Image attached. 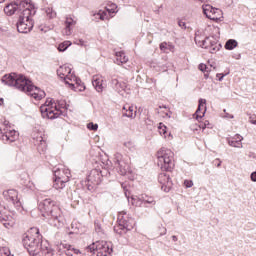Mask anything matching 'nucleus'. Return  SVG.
I'll use <instances>...</instances> for the list:
<instances>
[{"mask_svg": "<svg viewBox=\"0 0 256 256\" xmlns=\"http://www.w3.org/2000/svg\"><path fill=\"white\" fill-rule=\"evenodd\" d=\"M38 209L49 225L56 227V229L63 226V215L61 213V208L55 205V201L51 200V198L42 200L38 205Z\"/></svg>", "mask_w": 256, "mask_h": 256, "instance_id": "obj_4", "label": "nucleus"}, {"mask_svg": "<svg viewBox=\"0 0 256 256\" xmlns=\"http://www.w3.org/2000/svg\"><path fill=\"white\" fill-rule=\"evenodd\" d=\"M198 69L204 73L205 79H209V73H211V69H213V65H199Z\"/></svg>", "mask_w": 256, "mask_h": 256, "instance_id": "obj_25", "label": "nucleus"}, {"mask_svg": "<svg viewBox=\"0 0 256 256\" xmlns=\"http://www.w3.org/2000/svg\"><path fill=\"white\" fill-rule=\"evenodd\" d=\"M221 15H223L221 9L216 8L214 14L210 15V19L211 21H219V19H221Z\"/></svg>", "mask_w": 256, "mask_h": 256, "instance_id": "obj_31", "label": "nucleus"}, {"mask_svg": "<svg viewBox=\"0 0 256 256\" xmlns=\"http://www.w3.org/2000/svg\"><path fill=\"white\" fill-rule=\"evenodd\" d=\"M128 109H129V107H127V106L123 107V110L126 111V113H127Z\"/></svg>", "mask_w": 256, "mask_h": 256, "instance_id": "obj_51", "label": "nucleus"}, {"mask_svg": "<svg viewBox=\"0 0 256 256\" xmlns=\"http://www.w3.org/2000/svg\"><path fill=\"white\" fill-rule=\"evenodd\" d=\"M160 50L163 51V53H175V45H173L171 42H162L160 44Z\"/></svg>", "mask_w": 256, "mask_h": 256, "instance_id": "obj_23", "label": "nucleus"}, {"mask_svg": "<svg viewBox=\"0 0 256 256\" xmlns=\"http://www.w3.org/2000/svg\"><path fill=\"white\" fill-rule=\"evenodd\" d=\"M200 65H205L204 63H200Z\"/></svg>", "mask_w": 256, "mask_h": 256, "instance_id": "obj_60", "label": "nucleus"}, {"mask_svg": "<svg viewBox=\"0 0 256 256\" xmlns=\"http://www.w3.org/2000/svg\"><path fill=\"white\" fill-rule=\"evenodd\" d=\"M4 13L8 17L20 13L16 24L17 31L18 33H29L35 25L32 17L37 13V8H35V4L27 0H15L4 7Z\"/></svg>", "mask_w": 256, "mask_h": 256, "instance_id": "obj_1", "label": "nucleus"}, {"mask_svg": "<svg viewBox=\"0 0 256 256\" xmlns=\"http://www.w3.org/2000/svg\"><path fill=\"white\" fill-rule=\"evenodd\" d=\"M3 103V98L0 99V105Z\"/></svg>", "mask_w": 256, "mask_h": 256, "instance_id": "obj_55", "label": "nucleus"}, {"mask_svg": "<svg viewBox=\"0 0 256 256\" xmlns=\"http://www.w3.org/2000/svg\"><path fill=\"white\" fill-rule=\"evenodd\" d=\"M57 75L58 77H60V79H63L65 81L66 85H70V87H75V84L69 82V81H73V78H71L73 74H71V68H69V66L61 65L57 69Z\"/></svg>", "mask_w": 256, "mask_h": 256, "instance_id": "obj_13", "label": "nucleus"}, {"mask_svg": "<svg viewBox=\"0 0 256 256\" xmlns=\"http://www.w3.org/2000/svg\"><path fill=\"white\" fill-rule=\"evenodd\" d=\"M231 119H233V116H230Z\"/></svg>", "mask_w": 256, "mask_h": 256, "instance_id": "obj_62", "label": "nucleus"}, {"mask_svg": "<svg viewBox=\"0 0 256 256\" xmlns=\"http://www.w3.org/2000/svg\"><path fill=\"white\" fill-rule=\"evenodd\" d=\"M4 227H6V229H9V227H13V225H11V223L9 222H4Z\"/></svg>", "mask_w": 256, "mask_h": 256, "instance_id": "obj_48", "label": "nucleus"}, {"mask_svg": "<svg viewBox=\"0 0 256 256\" xmlns=\"http://www.w3.org/2000/svg\"><path fill=\"white\" fill-rule=\"evenodd\" d=\"M112 87L116 90V91H121V89H123L125 87V83H121L119 82V80L117 79H112Z\"/></svg>", "mask_w": 256, "mask_h": 256, "instance_id": "obj_29", "label": "nucleus"}, {"mask_svg": "<svg viewBox=\"0 0 256 256\" xmlns=\"http://www.w3.org/2000/svg\"><path fill=\"white\" fill-rule=\"evenodd\" d=\"M75 25H77V21L73 20V18L71 17H66L64 34L71 35V33H73V27H75Z\"/></svg>", "mask_w": 256, "mask_h": 256, "instance_id": "obj_19", "label": "nucleus"}, {"mask_svg": "<svg viewBox=\"0 0 256 256\" xmlns=\"http://www.w3.org/2000/svg\"><path fill=\"white\" fill-rule=\"evenodd\" d=\"M165 233H167V229L164 228V233H163V235H165Z\"/></svg>", "mask_w": 256, "mask_h": 256, "instance_id": "obj_56", "label": "nucleus"}, {"mask_svg": "<svg viewBox=\"0 0 256 256\" xmlns=\"http://www.w3.org/2000/svg\"><path fill=\"white\" fill-rule=\"evenodd\" d=\"M225 75H229V72L226 73H219L216 75V77H218V81H223V77H225Z\"/></svg>", "mask_w": 256, "mask_h": 256, "instance_id": "obj_42", "label": "nucleus"}, {"mask_svg": "<svg viewBox=\"0 0 256 256\" xmlns=\"http://www.w3.org/2000/svg\"><path fill=\"white\" fill-rule=\"evenodd\" d=\"M0 3H5V0H0Z\"/></svg>", "mask_w": 256, "mask_h": 256, "instance_id": "obj_57", "label": "nucleus"}, {"mask_svg": "<svg viewBox=\"0 0 256 256\" xmlns=\"http://www.w3.org/2000/svg\"><path fill=\"white\" fill-rule=\"evenodd\" d=\"M184 185H185V187H187V188L193 187V181L185 180V181H184Z\"/></svg>", "mask_w": 256, "mask_h": 256, "instance_id": "obj_43", "label": "nucleus"}, {"mask_svg": "<svg viewBox=\"0 0 256 256\" xmlns=\"http://www.w3.org/2000/svg\"><path fill=\"white\" fill-rule=\"evenodd\" d=\"M204 125H206V127H208L209 126V121H205Z\"/></svg>", "mask_w": 256, "mask_h": 256, "instance_id": "obj_53", "label": "nucleus"}, {"mask_svg": "<svg viewBox=\"0 0 256 256\" xmlns=\"http://www.w3.org/2000/svg\"><path fill=\"white\" fill-rule=\"evenodd\" d=\"M35 140V145H38L39 147H41L42 151H45V149H47V142H45V139H43V136H37L36 138H34Z\"/></svg>", "mask_w": 256, "mask_h": 256, "instance_id": "obj_26", "label": "nucleus"}, {"mask_svg": "<svg viewBox=\"0 0 256 256\" xmlns=\"http://www.w3.org/2000/svg\"><path fill=\"white\" fill-rule=\"evenodd\" d=\"M115 9H117V5L116 4H112L111 8H106V11L108 13H115Z\"/></svg>", "mask_w": 256, "mask_h": 256, "instance_id": "obj_40", "label": "nucleus"}, {"mask_svg": "<svg viewBox=\"0 0 256 256\" xmlns=\"http://www.w3.org/2000/svg\"><path fill=\"white\" fill-rule=\"evenodd\" d=\"M54 184L53 187L59 188V183H61L60 187H63V183H68L71 177V170L70 169H56L54 170Z\"/></svg>", "mask_w": 256, "mask_h": 256, "instance_id": "obj_12", "label": "nucleus"}, {"mask_svg": "<svg viewBox=\"0 0 256 256\" xmlns=\"http://www.w3.org/2000/svg\"><path fill=\"white\" fill-rule=\"evenodd\" d=\"M92 85L93 87H95L96 91L98 93H102L104 87H103V79L100 78L99 75H95L92 78Z\"/></svg>", "mask_w": 256, "mask_h": 256, "instance_id": "obj_21", "label": "nucleus"}, {"mask_svg": "<svg viewBox=\"0 0 256 256\" xmlns=\"http://www.w3.org/2000/svg\"><path fill=\"white\" fill-rule=\"evenodd\" d=\"M22 243L31 256H53L51 249L43 248L41 245V235H39V229L37 228H31L28 232L24 233Z\"/></svg>", "mask_w": 256, "mask_h": 256, "instance_id": "obj_3", "label": "nucleus"}, {"mask_svg": "<svg viewBox=\"0 0 256 256\" xmlns=\"http://www.w3.org/2000/svg\"><path fill=\"white\" fill-rule=\"evenodd\" d=\"M60 249H62L67 256H78L81 255V250L75 249L71 244L61 243Z\"/></svg>", "mask_w": 256, "mask_h": 256, "instance_id": "obj_17", "label": "nucleus"}, {"mask_svg": "<svg viewBox=\"0 0 256 256\" xmlns=\"http://www.w3.org/2000/svg\"><path fill=\"white\" fill-rule=\"evenodd\" d=\"M199 1H201V3H203L205 0H199Z\"/></svg>", "mask_w": 256, "mask_h": 256, "instance_id": "obj_58", "label": "nucleus"}, {"mask_svg": "<svg viewBox=\"0 0 256 256\" xmlns=\"http://www.w3.org/2000/svg\"><path fill=\"white\" fill-rule=\"evenodd\" d=\"M45 106H46V109H54V107H55V100H53V99L47 100L45 102V104L42 105V107H45Z\"/></svg>", "mask_w": 256, "mask_h": 256, "instance_id": "obj_35", "label": "nucleus"}, {"mask_svg": "<svg viewBox=\"0 0 256 256\" xmlns=\"http://www.w3.org/2000/svg\"><path fill=\"white\" fill-rule=\"evenodd\" d=\"M95 19H100V21H105V19H109V16L105 10H99L98 12L93 14Z\"/></svg>", "mask_w": 256, "mask_h": 256, "instance_id": "obj_27", "label": "nucleus"}, {"mask_svg": "<svg viewBox=\"0 0 256 256\" xmlns=\"http://www.w3.org/2000/svg\"><path fill=\"white\" fill-rule=\"evenodd\" d=\"M65 183L66 182H62V186H61V182H58V185L57 187H54V189H56V191H61V189H64L65 188Z\"/></svg>", "mask_w": 256, "mask_h": 256, "instance_id": "obj_41", "label": "nucleus"}, {"mask_svg": "<svg viewBox=\"0 0 256 256\" xmlns=\"http://www.w3.org/2000/svg\"><path fill=\"white\" fill-rule=\"evenodd\" d=\"M17 137H18V134H17V131L15 130H6L2 135L3 141H9L10 143H13V141H15Z\"/></svg>", "mask_w": 256, "mask_h": 256, "instance_id": "obj_20", "label": "nucleus"}, {"mask_svg": "<svg viewBox=\"0 0 256 256\" xmlns=\"http://www.w3.org/2000/svg\"><path fill=\"white\" fill-rule=\"evenodd\" d=\"M172 240H173V241H177V236L173 235V236H172Z\"/></svg>", "mask_w": 256, "mask_h": 256, "instance_id": "obj_52", "label": "nucleus"}, {"mask_svg": "<svg viewBox=\"0 0 256 256\" xmlns=\"http://www.w3.org/2000/svg\"><path fill=\"white\" fill-rule=\"evenodd\" d=\"M4 209H5V207L0 204V213H3Z\"/></svg>", "mask_w": 256, "mask_h": 256, "instance_id": "obj_50", "label": "nucleus"}, {"mask_svg": "<svg viewBox=\"0 0 256 256\" xmlns=\"http://www.w3.org/2000/svg\"><path fill=\"white\" fill-rule=\"evenodd\" d=\"M87 129H89L90 131H97V129H99V125L90 122L87 124Z\"/></svg>", "mask_w": 256, "mask_h": 256, "instance_id": "obj_38", "label": "nucleus"}, {"mask_svg": "<svg viewBox=\"0 0 256 256\" xmlns=\"http://www.w3.org/2000/svg\"><path fill=\"white\" fill-rule=\"evenodd\" d=\"M70 79H72V81L69 80V83H73V85H78V86L80 87V85H81V79L77 78V77H76L75 75H73V74H72V76H71Z\"/></svg>", "mask_w": 256, "mask_h": 256, "instance_id": "obj_37", "label": "nucleus"}, {"mask_svg": "<svg viewBox=\"0 0 256 256\" xmlns=\"http://www.w3.org/2000/svg\"><path fill=\"white\" fill-rule=\"evenodd\" d=\"M217 8L212 7V10L210 11V14H208V19H211L210 15H214Z\"/></svg>", "mask_w": 256, "mask_h": 256, "instance_id": "obj_46", "label": "nucleus"}, {"mask_svg": "<svg viewBox=\"0 0 256 256\" xmlns=\"http://www.w3.org/2000/svg\"><path fill=\"white\" fill-rule=\"evenodd\" d=\"M249 119H250V123H252V125H253V122L256 121V115L250 116Z\"/></svg>", "mask_w": 256, "mask_h": 256, "instance_id": "obj_47", "label": "nucleus"}, {"mask_svg": "<svg viewBox=\"0 0 256 256\" xmlns=\"http://www.w3.org/2000/svg\"><path fill=\"white\" fill-rule=\"evenodd\" d=\"M207 103V100L200 98L198 109L196 110V119H202V117H205V111H207V107L205 106Z\"/></svg>", "mask_w": 256, "mask_h": 256, "instance_id": "obj_18", "label": "nucleus"}, {"mask_svg": "<svg viewBox=\"0 0 256 256\" xmlns=\"http://www.w3.org/2000/svg\"><path fill=\"white\" fill-rule=\"evenodd\" d=\"M69 47H71V41H64L59 44L58 51H60V53H63L64 51H67Z\"/></svg>", "mask_w": 256, "mask_h": 256, "instance_id": "obj_30", "label": "nucleus"}, {"mask_svg": "<svg viewBox=\"0 0 256 256\" xmlns=\"http://www.w3.org/2000/svg\"><path fill=\"white\" fill-rule=\"evenodd\" d=\"M2 83H4V85H8L9 87H15V89H18V91L27 93V95L33 97L35 101H41V99L45 97V91L33 85V83L22 74H6L2 77Z\"/></svg>", "mask_w": 256, "mask_h": 256, "instance_id": "obj_2", "label": "nucleus"}, {"mask_svg": "<svg viewBox=\"0 0 256 256\" xmlns=\"http://www.w3.org/2000/svg\"><path fill=\"white\" fill-rule=\"evenodd\" d=\"M46 15L49 17V19H55V17H57V13L53 10V8H47Z\"/></svg>", "mask_w": 256, "mask_h": 256, "instance_id": "obj_34", "label": "nucleus"}, {"mask_svg": "<svg viewBox=\"0 0 256 256\" xmlns=\"http://www.w3.org/2000/svg\"><path fill=\"white\" fill-rule=\"evenodd\" d=\"M178 25H179V27H181V29H187L185 22H183L181 20L178 21Z\"/></svg>", "mask_w": 256, "mask_h": 256, "instance_id": "obj_44", "label": "nucleus"}, {"mask_svg": "<svg viewBox=\"0 0 256 256\" xmlns=\"http://www.w3.org/2000/svg\"><path fill=\"white\" fill-rule=\"evenodd\" d=\"M125 195H126V197H128V196H127V192H125Z\"/></svg>", "mask_w": 256, "mask_h": 256, "instance_id": "obj_61", "label": "nucleus"}, {"mask_svg": "<svg viewBox=\"0 0 256 256\" xmlns=\"http://www.w3.org/2000/svg\"><path fill=\"white\" fill-rule=\"evenodd\" d=\"M137 112L133 115V106H128L127 112L123 113V117H129L130 119H135Z\"/></svg>", "mask_w": 256, "mask_h": 256, "instance_id": "obj_32", "label": "nucleus"}, {"mask_svg": "<svg viewBox=\"0 0 256 256\" xmlns=\"http://www.w3.org/2000/svg\"><path fill=\"white\" fill-rule=\"evenodd\" d=\"M158 129H159L160 135H164V137H167L166 136V134H167V126L163 125V123H160Z\"/></svg>", "mask_w": 256, "mask_h": 256, "instance_id": "obj_36", "label": "nucleus"}, {"mask_svg": "<svg viewBox=\"0 0 256 256\" xmlns=\"http://www.w3.org/2000/svg\"><path fill=\"white\" fill-rule=\"evenodd\" d=\"M204 15L208 18L211 15V11H213V6L206 4L202 7Z\"/></svg>", "mask_w": 256, "mask_h": 256, "instance_id": "obj_33", "label": "nucleus"}, {"mask_svg": "<svg viewBox=\"0 0 256 256\" xmlns=\"http://www.w3.org/2000/svg\"><path fill=\"white\" fill-rule=\"evenodd\" d=\"M132 205H135L136 207L141 206V205H155V199L153 197L149 196H142L138 200L135 197H132Z\"/></svg>", "mask_w": 256, "mask_h": 256, "instance_id": "obj_16", "label": "nucleus"}, {"mask_svg": "<svg viewBox=\"0 0 256 256\" xmlns=\"http://www.w3.org/2000/svg\"><path fill=\"white\" fill-rule=\"evenodd\" d=\"M195 42L199 47L203 49H209L210 53H217L219 49H221V43L215 38V36H207L203 40H199V38H195Z\"/></svg>", "mask_w": 256, "mask_h": 256, "instance_id": "obj_9", "label": "nucleus"}, {"mask_svg": "<svg viewBox=\"0 0 256 256\" xmlns=\"http://www.w3.org/2000/svg\"><path fill=\"white\" fill-rule=\"evenodd\" d=\"M135 227V220L133 218L127 217V212L122 211L118 214V226L114 227V231L118 233V235H123V231H131Z\"/></svg>", "mask_w": 256, "mask_h": 256, "instance_id": "obj_8", "label": "nucleus"}, {"mask_svg": "<svg viewBox=\"0 0 256 256\" xmlns=\"http://www.w3.org/2000/svg\"><path fill=\"white\" fill-rule=\"evenodd\" d=\"M253 125H256V121L253 122Z\"/></svg>", "mask_w": 256, "mask_h": 256, "instance_id": "obj_59", "label": "nucleus"}, {"mask_svg": "<svg viewBox=\"0 0 256 256\" xmlns=\"http://www.w3.org/2000/svg\"><path fill=\"white\" fill-rule=\"evenodd\" d=\"M86 253H90L91 256L95 255V253H97L96 256H109L113 253V248L105 241H97L86 247Z\"/></svg>", "mask_w": 256, "mask_h": 256, "instance_id": "obj_7", "label": "nucleus"}, {"mask_svg": "<svg viewBox=\"0 0 256 256\" xmlns=\"http://www.w3.org/2000/svg\"><path fill=\"white\" fill-rule=\"evenodd\" d=\"M103 179V174L99 169H93L90 171L87 179H86V187L88 191H94L97 185H100Z\"/></svg>", "mask_w": 256, "mask_h": 256, "instance_id": "obj_11", "label": "nucleus"}, {"mask_svg": "<svg viewBox=\"0 0 256 256\" xmlns=\"http://www.w3.org/2000/svg\"><path fill=\"white\" fill-rule=\"evenodd\" d=\"M66 103L63 100L54 101V109L47 108V106L40 107V113L44 119H57L60 115H63Z\"/></svg>", "mask_w": 256, "mask_h": 256, "instance_id": "obj_6", "label": "nucleus"}, {"mask_svg": "<svg viewBox=\"0 0 256 256\" xmlns=\"http://www.w3.org/2000/svg\"><path fill=\"white\" fill-rule=\"evenodd\" d=\"M243 140V136L237 134L234 137V140H228V144L230 147H236L237 149H243V143L241 142Z\"/></svg>", "mask_w": 256, "mask_h": 256, "instance_id": "obj_22", "label": "nucleus"}, {"mask_svg": "<svg viewBox=\"0 0 256 256\" xmlns=\"http://www.w3.org/2000/svg\"><path fill=\"white\" fill-rule=\"evenodd\" d=\"M237 45H238L237 40L229 39L226 41L225 49H227V51H233V49H235Z\"/></svg>", "mask_w": 256, "mask_h": 256, "instance_id": "obj_28", "label": "nucleus"}, {"mask_svg": "<svg viewBox=\"0 0 256 256\" xmlns=\"http://www.w3.org/2000/svg\"><path fill=\"white\" fill-rule=\"evenodd\" d=\"M173 156V151L166 148L160 149L157 152L158 167H160L162 171H171L173 167H175Z\"/></svg>", "mask_w": 256, "mask_h": 256, "instance_id": "obj_5", "label": "nucleus"}, {"mask_svg": "<svg viewBox=\"0 0 256 256\" xmlns=\"http://www.w3.org/2000/svg\"><path fill=\"white\" fill-rule=\"evenodd\" d=\"M165 116L166 117H171V115H169V113H165Z\"/></svg>", "mask_w": 256, "mask_h": 256, "instance_id": "obj_54", "label": "nucleus"}, {"mask_svg": "<svg viewBox=\"0 0 256 256\" xmlns=\"http://www.w3.org/2000/svg\"><path fill=\"white\" fill-rule=\"evenodd\" d=\"M214 165H216V167H221V160L218 158L216 160L213 161Z\"/></svg>", "mask_w": 256, "mask_h": 256, "instance_id": "obj_45", "label": "nucleus"}, {"mask_svg": "<svg viewBox=\"0 0 256 256\" xmlns=\"http://www.w3.org/2000/svg\"><path fill=\"white\" fill-rule=\"evenodd\" d=\"M0 256H13L11 255V252L7 248H1L0 249Z\"/></svg>", "mask_w": 256, "mask_h": 256, "instance_id": "obj_39", "label": "nucleus"}, {"mask_svg": "<svg viewBox=\"0 0 256 256\" xmlns=\"http://www.w3.org/2000/svg\"><path fill=\"white\" fill-rule=\"evenodd\" d=\"M4 199L11 203L12 205H16V207L21 206V202L19 201V193L15 189L6 190L3 192Z\"/></svg>", "mask_w": 256, "mask_h": 256, "instance_id": "obj_15", "label": "nucleus"}, {"mask_svg": "<svg viewBox=\"0 0 256 256\" xmlns=\"http://www.w3.org/2000/svg\"><path fill=\"white\" fill-rule=\"evenodd\" d=\"M114 165L121 175H127L129 171V156H124L121 153H116L114 155Z\"/></svg>", "mask_w": 256, "mask_h": 256, "instance_id": "obj_10", "label": "nucleus"}, {"mask_svg": "<svg viewBox=\"0 0 256 256\" xmlns=\"http://www.w3.org/2000/svg\"><path fill=\"white\" fill-rule=\"evenodd\" d=\"M129 61V58L125 55L124 52H117L116 53V63L117 65H123V63H127Z\"/></svg>", "mask_w": 256, "mask_h": 256, "instance_id": "obj_24", "label": "nucleus"}, {"mask_svg": "<svg viewBox=\"0 0 256 256\" xmlns=\"http://www.w3.org/2000/svg\"><path fill=\"white\" fill-rule=\"evenodd\" d=\"M158 182L161 185L162 191H165V193H169L171 191V188L173 187V181L171 180V177L166 172L160 173L158 175Z\"/></svg>", "mask_w": 256, "mask_h": 256, "instance_id": "obj_14", "label": "nucleus"}, {"mask_svg": "<svg viewBox=\"0 0 256 256\" xmlns=\"http://www.w3.org/2000/svg\"><path fill=\"white\" fill-rule=\"evenodd\" d=\"M199 128H200V129H207V125H204V123H201V124L199 125Z\"/></svg>", "mask_w": 256, "mask_h": 256, "instance_id": "obj_49", "label": "nucleus"}]
</instances>
